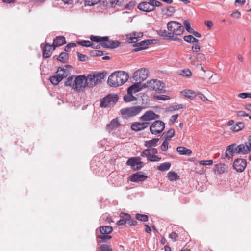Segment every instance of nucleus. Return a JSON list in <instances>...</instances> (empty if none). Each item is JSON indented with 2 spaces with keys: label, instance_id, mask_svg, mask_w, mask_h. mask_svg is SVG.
<instances>
[{
  "label": "nucleus",
  "instance_id": "f257e3e1",
  "mask_svg": "<svg viewBox=\"0 0 251 251\" xmlns=\"http://www.w3.org/2000/svg\"><path fill=\"white\" fill-rule=\"evenodd\" d=\"M129 77L128 74L125 71H116L109 76L107 83L112 87L121 86L128 80Z\"/></svg>",
  "mask_w": 251,
  "mask_h": 251
},
{
  "label": "nucleus",
  "instance_id": "f03ea898",
  "mask_svg": "<svg viewBox=\"0 0 251 251\" xmlns=\"http://www.w3.org/2000/svg\"><path fill=\"white\" fill-rule=\"evenodd\" d=\"M106 73L95 72L88 75L86 76L85 85L88 87H93L97 85L100 84L104 80Z\"/></svg>",
  "mask_w": 251,
  "mask_h": 251
},
{
  "label": "nucleus",
  "instance_id": "7ed1b4c3",
  "mask_svg": "<svg viewBox=\"0 0 251 251\" xmlns=\"http://www.w3.org/2000/svg\"><path fill=\"white\" fill-rule=\"evenodd\" d=\"M168 30L170 31L172 37L174 36L181 35L184 31V29L182 24L176 21H170L167 23Z\"/></svg>",
  "mask_w": 251,
  "mask_h": 251
},
{
  "label": "nucleus",
  "instance_id": "20e7f679",
  "mask_svg": "<svg viewBox=\"0 0 251 251\" xmlns=\"http://www.w3.org/2000/svg\"><path fill=\"white\" fill-rule=\"evenodd\" d=\"M119 97L117 94H110L105 96L100 101L101 107L108 108L113 107L118 101Z\"/></svg>",
  "mask_w": 251,
  "mask_h": 251
},
{
  "label": "nucleus",
  "instance_id": "39448f33",
  "mask_svg": "<svg viewBox=\"0 0 251 251\" xmlns=\"http://www.w3.org/2000/svg\"><path fill=\"white\" fill-rule=\"evenodd\" d=\"M146 87L151 90H153L157 93L165 92V84L163 82L156 79H152L146 83Z\"/></svg>",
  "mask_w": 251,
  "mask_h": 251
},
{
  "label": "nucleus",
  "instance_id": "423d86ee",
  "mask_svg": "<svg viewBox=\"0 0 251 251\" xmlns=\"http://www.w3.org/2000/svg\"><path fill=\"white\" fill-rule=\"evenodd\" d=\"M68 75L66 70L64 68L59 67L56 74L51 76L49 78L50 82L54 85H57L61 82L63 78L66 77Z\"/></svg>",
  "mask_w": 251,
  "mask_h": 251
},
{
  "label": "nucleus",
  "instance_id": "0eeeda50",
  "mask_svg": "<svg viewBox=\"0 0 251 251\" xmlns=\"http://www.w3.org/2000/svg\"><path fill=\"white\" fill-rule=\"evenodd\" d=\"M143 109L141 106H133L122 108L120 110L121 115L125 118L133 117L137 115Z\"/></svg>",
  "mask_w": 251,
  "mask_h": 251
},
{
  "label": "nucleus",
  "instance_id": "6e6552de",
  "mask_svg": "<svg viewBox=\"0 0 251 251\" xmlns=\"http://www.w3.org/2000/svg\"><path fill=\"white\" fill-rule=\"evenodd\" d=\"M86 76L84 75H78L75 77L74 80V89L77 92H81L84 89L87 87L85 85Z\"/></svg>",
  "mask_w": 251,
  "mask_h": 251
},
{
  "label": "nucleus",
  "instance_id": "1a4fd4ad",
  "mask_svg": "<svg viewBox=\"0 0 251 251\" xmlns=\"http://www.w3.org/2000/svg\"><path fill=\"white\" fill-rule=\"evenodd\" d=\"M165 129V123L161 120L154 121L150 126V130L153 135L161 133Z\"/></svg>",
  "mask_w": 251,
  "mask_h": 251
},
{
  "label": "nucleus",
  "instance_id": "9d476101",
  "mask_svg": "<svg viewBox=\"0 0 251 251\" xmlns=\"http://www.w3.org/2000/svg\"><path fill=\"white\" fill-rule=\"evenodd\" d=\"M148 75L149 70L147 69L141 68L134 73L133 78L137 82H142L147 79Z\"/></svg>",
  "mask_w": 251,
  "mask_h": 251
},
{
  "label": "nucleus",
  "instance_id": "9b49d317",
  "mask_svg": "<svg viewBox=\"0 0 251 251\" xmlns=\"http://www.w3.org/2000/svg\"><path fill=\"white\" fill-rule=\"evenodd\" d=\"M247 161L243 158H237L233 163V168L237 172H243L247 167Z\"/></svg>",
  "mask_w": 251,
  "mask_h": 251
},
{
  "label": "nucleus",
  "instance_id": "f8f14e48",
  "mask_svg": "<svg viewBox=\"0 0 251 251\" xmlns=\"http://www.w3.org/2000/svg\"><path fill=\"white\" fill-rule=\"evenodd\" d=\"M235 154H240L237 144H232L226 147L225 152V157L229 159H232Z\"/></svg>",
  "mask_w": 251,
  "mask_h": 251
},
{
  "label": "nucleus",
  "instance_id": "ddd939ff",
  "mask_svg": "<svg viewBox=\"0 0 251 251\" xmlns=\"http://www.w3.org/2000/svg\"><path fill=\"white\" fill-rule=\"evenodd\" d=\"M160 116L156 114L151 110L146 111L142 116L140 117L141 121H149L158 119Z\"/></svg>",
  "mask_w": 251,
  "mask_h": 251
},
{
  "label": "nucleus",
  "instance_id": "4468645a",
  "mask_svg": "<svg viewBox=\"0 0 251 251\" xmlns=\"http://www.w3.org/2000/svg\"><path fill=\"white\" fill-rule=\"evenodd\" d=\"M150 124L149 122H138L133 123L131 125V129L134 131H140L146 129Z\"/></svg>",
  "mask_w": 251,
  "mask_h": 251
},
{
  "label": "nucleus",
  "instance_id": "2eb2a0df",
  "mask_svg": "<svg viewBox=\"0 0 251 251\" xmlns=\"http://www.w3.org/2000/svg\"><path fill=\"white\" fill-rule=\"evenodd\" d=\"M141 156L146 157L147 159L151 162H158L161 160V158L155 154H151L150 153V150L145 149L141 153Z\"/></svg>",
  "mask_w": 251,
  "mask_h": 251
},
{
  "label": "nucleus",
  "instance_id": "dca6fc26",
  "mask_svg": "<svg viewBox=\"0 0 251 251\" xmlns=\"http://www.w3.org/2000/svg\"><path fill=\"white\" fill-rule=\"evenodd\" d=\"M147 177V176L142 174L141 172H138L130 176V180L133 182H143L145 181Z\"/></svg>",
  "mask_w": 251,
  "mask_h": 251
},
{
  "label": "nucleus",
  "instance_id": "f3484780",
  "mask_svg": "<svg viewBox=\"0 0 251 251\" xmlns=\"http://www.w3.org/2000/svg\"><path fill=\"white\" fill-rule=\"evenodd\" d=\"M123 2L124 0H102V3L104 6L109 5L112 7L122 6Z\"/></svg>",
  "mask_w": 251,
  "mask_h": 251
},
{
  "label": "nucleus",
  "instance_id": "a211bd4d",
  "mask_svg": "<svg viewBox=\"0 0 251 251\" xmlns=\"http://www.w3.org/2000/svg\"><path fill=\"white\" fill-rule=\"evenodd\" d=\"M138 8L143 11L151 12L153 11L151 3V0L149 2H142L138 4Z\"/></svg>",
  "mask_w": 251,
  "mask_h": 251
},
{
  "label": "nucleus",
  "instance_id": "6ab92c4d",
  "mask_svg": "<svg viewBox=\"0 0 251 251\" xmlns=\"http://www.w3.org/2000/svg\"><path fill=\"white\" fill-rule=\"evenodd\" d=\"M146 83L141 84V82L135 83L130 86L128 89L133 93H136L140 91L143 88H146Z\"/></svg>",
  "mask_w": 251,
  "mask_h": 251
},
{
  "label": "nucleus",
  "instance_id": "aec40b11",
  "mask_svg": "<svg viewBox=\"0 0 251 251\" xmlns=\"http://www.w3.org/2000/svg\"><path fill=\"white\" fill-rule=\"evenodd\" d=\"M53 47V45H50L48 43L46 44L43 49V56L44 58H48L51 55V50H52Z\"/></svg>",
  "mask_w": 251,
  "mask_h": 251
},
{
  "label": "nucleus",
  "instance_id": "412c9836",
  "mask_svg": "<svg viewBox=\"0 0 251 251\" xmlns=\"http://www.w3.org/2000/svg\"><path fill=\"white\" fill-rule=\"evenodd\" d=\"M121 219L118 221L117 224L118 226L125 225L127 223L128 220L130 218V215L128 213L121 212L120 214Z\"/></svg>",
  "mask_w": 251,
  "mask_h": 251
},
{
  "label": "nucleus",
  "instance_id": "4be33fe9",
  "mask_svg": "<svg viewBox=\"0 0 251 251\" xmlns=\"http://www.w3.org/2000/svg\"><path fill=\"white\" fill-rule=\"evenodd\" d=\"M120 124L117 118L113 119L111 122L106 125L107 129L110 131L113 130L118 128Z\"/></svg>",
  "mask_w": 251,
  "mask_h": 251
},
{
  "label": "nucleus",
  "instance_id": "5701e85b",
  "mask_svg": "<svg viewBox=\"0 0 251 251\" xmlns=\"http://www.w3.org/2000/svg\"><path fill=\"white\" fill-rule=\"evenodd\" d=\"M66 43L65 38L64 36H58L53 40L52 48L53 50L55 49L56 47L61 46Z\"/></svg>",
  "mask_w": 251,
  "mask_h": 251
},
{
  "label": "nucleus",
  "instance_id": "b1692460",
  "mask_svg": "<svg viewBox=\"0 0 251 251\" xmlns=\"http://www.w3.org/2000/svg\"><path fill=\"white\" fill-rule=\"evenodd\" d=\"M154 40H145L144 41H142L139 42H136L135 44L133 45V47H145L146 49H147L148 46L150 44H153Z\"/></svg>",
  "mask_w": 251,
  "mask_h": 251
},
{
  "label": "nucleus",
  "instance_id": "393cba45",
  "mask_svg": "<svg viewBox=\"0 0 251 251\" xmlns=\"http://www.w3.org/2000/svg\"><path fill=\"white\" fill-rule=\"evenodd\" d=\"M176 151L180 155L189 156L192 153V151L190 149L182 146L177 147Z\"/></svg>",
  "mask_w": 251,
  "mask_h": 251
},
{
  "label": "nucleus",
  "instance_id": "a878e982",
  "mask_svg": "<svg viewBox=\"0 0 251 251\" xmlns=\"http://www.w3.org/2000/svg\"><path fill=\"white\" fill-rule=\"evenodd\" d=\"M112 238L111 235L108 234H102V235H99L97 236V244L100 245L101 243L106 242L107 240L110 239Z\"/></svg>",
  "mask_w": 251,
  "mask_h": 251
},
{
  "label": "nucleus",
  "instance_id": "bb28decb",
  "mask_svg": "<svg viewBox=\"0 0 251 251\" xmlns=\"http://www.w3.org/2000/svg\"><path fill=\"white\" fill-rule=\"evenodd\" d=\"M132 92L127 89V93L124 96V100L125 102H129L134 101L136 100V98L132 95Z\"/></svg>",
  "mask_w": 251,
  "mask_h": 251
},
{
  "label": "nucleus",
  "instance_id": "cd10ccee",
  "mask_svg": "<svg viewBox=\"0 0 251 251\" xmlns=\"http://www.w3.org/2000/svg\"><path fill=\"white\" fill-rule=\"evenodd\" d=\"M181 93L185 97L190 99H193L197 96L196 93L192 90H184L181 92Z\"/></svg>",
  "mask_w": 251,
  "mask_h": 251
},
{
  "label": "nucleus",
  "instance_id": "c85d7f7f",
  "mask_svg": "<svg viewBox=\"0 0 251 251\" xmlns=\"http://www.w3.org/2000/svg\"><path fill=\"white\" fill-rule=\"evenodd\" d=\"M120 45V42L118 41L111 40V43L107 44L106 43H102V47L108 49H114L118 47Z\"/></svg>",
  "mask_w": 251,
  "mask_h": 251
},
{
  "label": "nucleus",
  "instance_id": "c756f323",
  "mask_svg": "<svg viewBox=\"0 0 251 251\" xmlns=\"http://www.w3.org/2000/svg\"><path fill=\"white\" fill-rule=\"evenodd\" d=\"M159 138H153L152 140L146 141L144 143V146L147 148H151L157 146Z\"/></svg>",
  "mask_w": 251,
  "mask_h": 251
},
{
  "label": "nucleus",
  "instance_id": "7c9ffc66",
  "mask_svg": "<svg viewBox=\"0 0 251 251\" xmlns=\"http://www.w3.org/2000/svg\"><path fill=\"white\" fill-rule=\"evenodd\" d=\"M135 162H142L141 159L140 157H131L129 158L126 161V165L130 166L131 167H134L136 166Z\"/></svg>",
  "mask_w": 251,
  "mask_h": 251
},
{
  "label": "nucleus",
  "instance_id": "2f4dec72",
  "mask_svg": "<svg viewBox=\"0 0 251 251\" xmlns=\"http://www.w3.org/2000/svg\"><path fill=\"white\" fill-rule=\"evenodd\" d=\"M112 231L113 228L111 226H102L100 227V231L101 234H109L111 233Z\"/></svg>",
  "mask_w": 251,
  "mask_h": 251
},
{
  "label": "nucleus",
  "instance_id": "473e14b6",
  "mask_svg": "<svg viewBox=\"0 0 251 251\" xmlns=\"http://www.w3.org/2000/svg\"><path fill=\"white\" fill-rule=\"evenodd\" d=\"M237 147L241 155H246L250 152V150L248 151L247 147H246L245 144H241L240 145H237Z\"/></svg>",
  "mask_w": 251,
  "mask_h": 251
},
{
  "label": "nucleus",
  "instance_id": "72a5a7b5",
  "mask_svg": "<svg viewBox=\"0 0 251 251\" xmlns=\"http://www.w3.org/2000/svg\"><path fill=\"white\" fill-rule=\"evenodd\" d=\"M175 135V130L171 128L168 131L164 132L162 134V137L167 139L170 140Z\"/></svg>",
  "mask_w": 251,
  "mask_h": 251
},
{
  "label": "nucleus",
  "instance_id": "f704fd0d",
  "mask_svg": "<svg viewBox=\"0 0 251 251\" xmlns=\"http://www.w3.org/2000/svg\"><path fill=\"white\" fill-rule=\"evenodd\" d=\"M171 166V164L170 162H164L158 166L157 170L161 171H167L170 169Z\"/></svg>",
  "mask_w": 251,
  "mask_h": 251
},
{
  "label": "nucleus",
  "instance_id": "c9c22d12",
  "mask_svg": "<svg viewBox=\"0 0 251 251\" xmlns=\"http://www.w3.org/2000/svg\"><path fill=\"white\" fill-rule=\"evenodd\" d=\"M127 41L129 43L135 44L137 42V37H136L135 32H133L126 35Z\"/></svg>",
  "mask_w": 251,
  "mask_h": 251
},
{
  "label": "nucleus",
  "instance_id": "e433bc0d",
  "mask_svg": "<svg viewBox=\"0 0 251 251\" xmlns=\"http://www.w3.org/2000/svg\"><path fill=\"white\" fill-rule=\"evenodd\" d=\"M162 12L166 15H171L175 12V9L173 6H167L162 9Z\"/></svg>",
  "mask_w": 251,
  "mask_h": 251
},
{
  "label": "nucleus",
  "instance_id": "4c0bfd02",
  "mask_svg": "<svg viewBox=\"0 0 251 251\" xmlns=\"http://www.w3.org/2000/svg\"><path fill=\"white\" fill-rule=\"evenodd\" d=\"M183 39L185 41L190 44L198 43L199 42V40H198L197 38H195L193 36L191 35L184 36L183 37Z\"/></svg>",
  "mask_w": 251,
  "mask_h": 251
},
{
  "label": "nucleus",
  "instance_id": "58836bf2",
  "mask_svg": "<svg viewBox=\"0 0 251 251\" xmlns=\"http://www.w3.org/2000/svg\"><path fill=\"white\" fill-rule=\"evenodd\" d=\"M75 78V76L74 75L69 77L64 82V86L66 87L70 86L74 89V80Z\"/></svg>",
  "mask_w": 251,
  "mask_h": 251
},
{
  "label": "nucleus",
  "instance_id": "ea45409f",
  "mask_svg": "<svg viewBox=\"0 0 251 251\" xmlns=\"http://www.w3.org/2000/svg\"><path fill=\"white\" fill-rule=\"evenodd\" d=\"M157 33L160 36L167 37L168 39L172 37L170 31L168 32L166 30H160L158 31Z\"/></svg>",
  "mask_w": 251,
  "mask_h": 251
},
{
  "label": "nucleus",
  "instance_id": "a19ab883",
  "mask_svg": "<svg viewBox=\"0 0 251 251\" xmlns=\"http://www.w3.org/2000/svg\"><path fill=\"white\" fill-rule=\"evenodd\" d=\"M167 176H168L169 180H170L171 181H176L179 178V177H178L177 174L174 172H172V171L169 172L168 173Z\"/></svg>",
  "mask_w": 251,
  "mask_h": 251
},
{
  "label": "nucleus",
  "instance_id": "79ce46f5",
  "mask_svg": "<svg viewBox=\"0 0 251 251\" xmlns=\"http://www.w3.org/2000/svg\"><path fill=\"white\" fill-rule=\"evenodd\" d=\"M77 43L79 45H80L83 47H92L93 46V43L90 41L88 40H81L77 41Z\"/></svg>",
  "mask_w": 251,
  "mask_h": 251
},
{
  "label": "nucleus",
  "instance_id": "37998d69",
  "mask_svg": "<svg viewBox=\"0 0 251 251\" xmlns=\"http://www.w3.org/2000/svg\"><path fill=\"white\" fill-rule=\"evenodd\" d=\"M68 58V54L65 52L61 53L57 57V60L62 63L66 62Z\"/></svg>",
  "mask_w": 251,
  "mask_h": 251
},
{
  "label": "nucleus",
  "instance_id": "c03bdc74",
  "mask_svg": "<svg viewBox=\"0 0 251 251\" xmlns=\"http://www.w3.org/2000/svg\"><path fill=\"white\" fill-rule=\"evenodd\" d=\"M245 126V124L243 122H240L236 124V125L234 126L233 131L234 132H238L242 130Z\"/></svg>",
  "mask_w": 251,
  "mask_h": 251
},
{
  "label": "nucleus",
  "instance_id": "a18cd8bd",
  "mask_svg": "<svg viewBox=\"0 0 251 251\" xmlns=\"http://www.w3.org/2000/svg\"><path fill=\"white\" fill-rule=\"evenodd\" d=\"M136 218L139 221L143 222H147L149 220L148 215L137 213L136 214Z\"/></svg>",
  "mask_w": 251,
  "mask_h": 251
},
{
  "label": "nucleus",
  "instance_id": "49530a36",
  "mask_svg": "<svg viewBox=\"0 0 251 251\" xmlns=\"http://www.w3.org/2000/svg\"><path fill=\"white\" fill-rule=\"evenodd\" d=\"M84 2L86 6H93L99 2L102 3V0H85Z\"/></svg>",
  "mask_w": 251,
  "mask_h": 251
},
{
  "label": "nucleus",
  "instance_id": "de8ad7c7",
  "mask_svg": "<svg viewBox=\"0 0 251 251\" xmlns=\"http://www.w3.org/2000/svg\"><path fill=\"white\" fill-rule=\"evenodd\" d=\"M183 24L187 32L189 33L193 32V29L191 27L190 23L188 20H185L184 21Z\"/></svg>",
  "mask_w": 251,
  "mask_h": 251
},
{
  "label": "nucleus",
  "instance_id": "09e8293b",
  "mask_svg": "<svg viewBox=\"0 0 251 251\" xmlns=\"http://www.w3.org/2000/svg\"><path fill=\"white\" fill-rule=\"evenodd\" d=\"M100 251H112V249L110 246L107 244H101L99 247Z\"/></svg>",
  "mask_w": 251,
  "mask_h": 251
},
{
  "label": "nucleus",
  "instance_id": "8fccbe9b",
  "mask_svg": "<svg viewBox=\"0 0 251 251\" xmlns=\"http://www.w3.org/2000/svg\"><path fill=\"white\" fill-rule=\"evenodd\" d=\"M180 75L182 76L189 77L192 75V73L189 69H186L181 70Z\"/></svg>",
  "mask_w": 251,
  "mask_h": 251
},
{
  "label": "nucleus",
  "instance_id": "3c124183",
  "mask_svg": "<svg viewBox=\"0 0 251 251\" xmlns=\"http://www.w3.org/2000/svg\"><path fill=\"white\" fill-rule=\"evenodd\" d=\"M151 3V4L152 8L153 9V11L155 9L156 7H160L162 6V4L159 2V1L156 0H150Z\"/></svg>",
  "mask_w": 251,
  "mask_h": 251
},
{
  "label": "nucleus",
  "instance_id": "603ef678",
  "mask_svg": "<svg viewBox=\"0 0 251 251\" xmlns=\"http://www.w3.org/2000/svg\"><path fill=\"white\" fill-rule=\"evenodd\" d=\"M77 55L78 57V60L79 61L84 62L88 60V57L86 55L82 54L79 52H77Z\"/></svg>",
  "mask_w": 251,
  "mask_h": 251
},
{
  "label": "nucleus",
  "instance_id": "864d4df0",
  "mask_svg": "<svg viewBox=\"0 0 251 251\" xmlns=\"http://www.w3.org/2000/svg\"><path fill=\"white\" fill-rule=\"evenodd\" d=\"M168 140H169L165 139L160 147L161 150L163 151H166L168 149Z\"/></svg>",
  "mask_w": 251,
  "mask_h": 251
},
{
  "label": "nucleus",
  "instance_id": "5fc2aeb1",
  "mask_svg": "<svg viewBox=\"0 0 251 251\" xmlns=\"http://www.w3.org/2000/svg\"><path fill=\"white\" fill-rule=\"evenodd\" d=\"M155 99L157 100H166L170 99V97L165 95H161L155 96Z\"/></svg>",
  "mask_w": 251,
  "mask_h": 251
},
{
  "label": "nucleus",
  "instance_id": "6e6d98bb",
  "mask_svg": "<svg viewBox=\"0 0 251 251\" xmlns=\"http://www.w3.org/2000/svg\"><path fill=\"white\" fill-rule=\"evenodd\" d=\"M213 163L212 160H201L199 161V164L202 165H211Z\"/></svg>",
  "mask_w": 251,
  "mask_h": 251
},
{
  "label": "nucleus",
  "instance_id": "4d7b16f0",
  "mask_svg": "<svg viewBox=\"0 0 251 251\" xmlns=\"http://www.w3.org/2000/svg\"><path fill=\"white\" fill-rule=\"evenodd\" d=\"M246 147H247L248 151H251V135H249L248 137V141L245 142Z\"/></svg>",
  "mask_w": 251,
  "mask_h": 251
},
{
  "label": "nucleus",
  "instance_id": "13d9d810",
  "mask_svg": "<svg viewBox=\"0 0 251 251\" xmlns=\"http://www.w3.org/2000/svg\"><path fill=\"white\" fill-rule=\"evenodd\" d=\"M136 166H134V167H131L134 171L139 170L141 168H142L144 166V163L142 162H135Z\"/></svg>",
  "mask_w": 251,
  "mask_h": 251
},
{
  "label": "nucleus",
  "instance_id": "bf43d9fd",
  "mask_svg": "<svg viewBox=\"0 0 251 251\" xmlns=\"http://www.w3.org/2000/svg\"><path fill=\"white\" fill-rule=\"evenodd\" d=\"M76 46V44L75 43H69L64 47V50L66 52H68L69 51V49L71 48V47H75Z\"/></svg>",
  "mask_w": 251,
  "mask_h": 251
},
{
  "label": "nucleus",
  "instance_id": "052dcab7",
  "mask_svg": "<svg viewBox=\"0 0 251 251\" xmlns=\"http://www.w3.org/2000/svg\"><path fill=\"white\" fill-rule=\"evenodd\" d=\"M178 235L175 232H172L169 234V237L172 239L173 241H176L178 240Z\"/></svg>",
  "mask_w": 251,
  "mask_h": 251
},
{
  "label": "nucleus",
  "instance_id": "680f3d73",
  "mask_svg": "<svg viewBox=\"0 0 251 251\" xmlns=\"http://www.w3.org/2000/svg\"><path fill=\"white\" fill-rule=\"evenodd\" d=\"M178 116V114L172 115L169 121V125H171L173 124L176 121Z\"/></svg>",
  "mask_w": 251,
  "mask_h": 251
},
{
  "label": "nucleus",
  "instance_id": "e2e57ef3",
  "mask_svg": "<svg viewBox=\"0 0 251 251\" xmlns=\"http://www.w3.org/2000/svg\"><path fill=\"white\" fill-rule=\"evenodd\" d=\"M90 39H91L92 42H97V43H98V42L100 43V36L92 35L90 37Z\"/></svg>",
  "mask_w": 251,
  "mask_h": 251
},
{
  "label": "nucleus",
  "instance_id": "0e129e2a",
  "mask_svg": "<svg viewBox=\"0 0 251 251\" xmlns=\"http://www.w3.org/2000/svg\"><path fill=\"white\" fill-rule=\"evenodd\" d=\"M128 224L130 226H135L137 224V221L135 220L131 219V216H130V218L127 221Z\"/></svg>",
  "mask_w": 251,
  "mask_h": 251
},
{
  "label": "nucleus",
  "instance_id": "69168bd1",
  "mask_svg": "<svg viewBox=\"0 0 251 251\" xmlns=\"http://www.w3.org/2000/svg\"><path fill=\"white\" fill-rule=\"evenodd\" d=\"M237 115L238 116L240 117H249V114H247L244 111H239L237 112Z\"/></svg>",
  "mask_w": 251,
  "mask_h": 251
},
{
  "label": "nucleus",
  "instance_id": "338daca9",
  "mask_svg": "<svg viewBox=\"0 0 251 251\" xmlns=\"http://www.w3.org/2000/svg\"><path fill=\"white\" fill-rule=\"evenodd\" d=\"M201 49L200 46L199 45H196L195 46L192 47V50L193 52H198Z\"/></svg>",
  "mask_w": 251,
  "mask_h": 251
},
{
  "label": "nucleus",
  "instance_id": "774afa93",
  "mask_svg": "<svg viewBox=\"0 0 251 251\" xmlns=\"http://www.w3.org/2000/svg\"><path fill=\"white\" fill-rule=\"evenodd\" d=\"M198 97L203 101H205L207 100L206 97L201 93H198L197 95Z\"/></svg>",
  "mask_w": 251,
  "mask_h": 251
}]
</instances>
